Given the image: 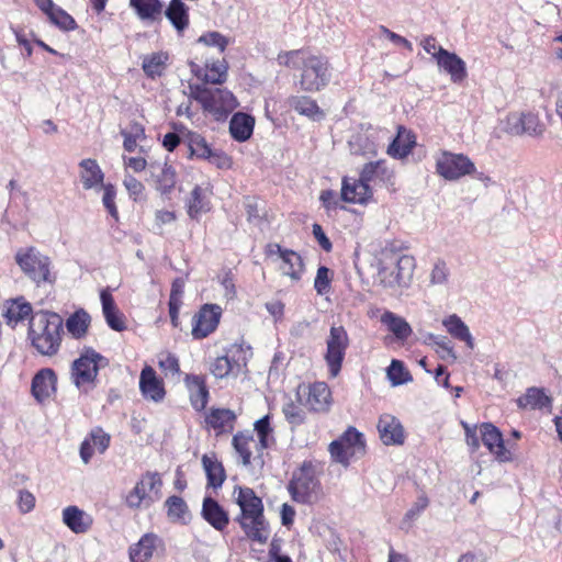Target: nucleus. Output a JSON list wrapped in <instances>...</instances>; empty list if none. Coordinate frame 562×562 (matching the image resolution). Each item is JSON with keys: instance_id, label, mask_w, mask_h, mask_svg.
Segmentation results:
<instances>
[{"instance_id": "obj_1", "label": "nucleus", "mask_w": 562, "mask_h": 562, "mask_svg": "<svg viewBox=\"0 0 562 562\" xmlns=\"http://www.w3.org/2000/svg\"><path fill=\"white\" fill-rule=\"evenodd\" d=\"M277 61L280 66L301 71L299 85L302 91L317 92L330 82L331 67L328 58L323 55L301 48L279 53Z\"/></svg>"}, {"instance_id": "obj_2", "label": "nucleus", "mask_w": 562, "mask_h": 562, "mask_svg": "<svg viewBox=\"0 0 562 562\" xmlns=\"http://www.w3.org/2000/svg\"><path fill=\"white\" fill-rule=\"evenodd\" d=\"M64 319L53 311L38 310L29 321L27 340L41 356L55 357L64 340Z\"/></svg>"}, {"instance_id": "obj_3", "label": "nucleus", "mask_w": 562, "mask_h": 562, "mask_svg": "<svg viewBox=\"0 0 562 562\" xmlns=\"http://www.w3.org/2000/svg\"><path fill=\"white\" fill-rule=\"evenodd\" d=\"M234 495H236V504L240 508L235 520L247 539L260 544L267 543L270 537V527L265 517L262 499L248 486H235Z\"/></svg>"}, {"instance_id": "obj_4", "label": "nucleus", "mask_w": 562, "mask_h": 562, "mask_svg": "<svg viewBox=\"0 0 562 562\" xmlns=\"http://www.w3.org/2000/svg\"><path fill=\"white\" fill-rule=\"evenodd\" d=\"M322 463L316 460H304L292 473L288 483L291 498L300 504H312L322 491L319 475Z\"/></svg>"}, {"instance_id": "obj_5", "label": "nucleus", "mask_w": 562, "mask_h": 562, "mask_svg": "<svg viewBox=\"0 0 562 562\" xmlns=\"http://www.w3.org/2000/svg\"><path fill=\"white\" fill-rule=\"evenodd\" d=\"M190 97L201 104L204 112L217 121L225 120L238 106L236 97L224 88L191 85Z\"/></svg>"}, {"instance_id": "obj_6", "label": "nucleus", "mask_w": 562, "mask_h": 562, "mask_svg": "<svg viewBox=\"0 0 562 562\" xmlns=\"http://www.w3.org/2000/svg\"><path fill=\"white\" fill-rule=\"evenodd\" d=\"M102 361H105V358L92 347L83 348L70 367V380L78 390L88 393L95 387Z\"/></svg>"}, {"instance_id": "obj_7", "label": "nucleus", "mask_w": 562, "mask_h": 562, "mask_svg": "<svg viewBox=\"0 0 562 562\" xmlns=\"http://www.w3.org/2000/svg\"><path fill=\"white\" fill-rule=\"evenodd\" d=\"M328 452L334 462L347 468L355 458L363 457L367 452V443L362 432L356 427L347 429L328 446Z\"/></svg>"}, {"instance_id": "obj_8", "label": "nucleus", "mask_w": 562, "mask_h": 562, "mask_svg": "<svg viewBox=\"0 0 562 562\" xmlns=\"http://www.w3.org/2000/svg\"><path fill=\"white\" fill-rule=\"evenodd\" d=\"M162 480L158 472L147 471L126 494L125 504L131 509L149 507L160 494Z\"/></svg>"}, {"instance_id": "obj_9", "label": "nucleus", "mask_w": 562, "mask_h": 562, "mask_svg": "<svg viewBox=\"0 0 562 562\" xmlns=\"http://www.w3.org/2000/svg\"><path fill=\"white\" fill-rule=\"evenodd\" d=\"M295 396L299 404L312 413H327L333 405L331 390L323 381L299 384Z\"/></svg>"}, {"instance_id": "obj_10", "label": "nucleus", "mask_w": 562, "mask_h": 562, "mask_svg": "<svg viewBox=\"0 0 562 562\" xmlns=\"http://www.w3.org/2000/svg\"><path fill=\"white\" fill-rule=\"evenodd\" d=\"M349 345L350 339L346 328L342 325L331 326L324 353L330 378H336L340 373Z\"/></svg>"}, {"instance_id": "obj_11", "label": "nucleus", "mask_w": 562, "mask_h": 562, "mask_svg": "<svg viewBox=\"0 0 562 562\" xmlns=\"http://www.w3.org/2000/svg\"><path fill=\"white\" fill-rule=\"evenodd\" d=\"M15 261L21 270L34 282H54L50 272V260L36 248H23L15 255Z\"/></svg>"}, {"instance_id": "obj_12", "label": "nucleus", "mask_w": 562, "mask_h": 562, "mask_svg": "<svg viewBox=\"0 0 562 562\" xmlns=\"http://www.w3.org/2000/svg\"><path fill=\"white\" fill-rule=\"evenodd\" d=\"M223 316V308L215 303H205L199 307L191 319V335L202 340L216 331Z\"/></svg>"}, {"instance_id": "obj_13", "label": "nucleus", "mask_w": 562, "mask_h": 562, "mask_svg": "<svg viewBox=\"0 0 562 562\" xmlns=\"http://www.w3.org/2000/svg\"><path fill=\"white\" fill-rule=\"evenodd\" d=\"M186 143L191 158L206 160L220 169H228L232 167L231 157L222 150L212 148L201 134L188 132Z\"/></svg>"}, {"instance_id": "obj_14", "label": "nucleus", "mask_w": 562, "mask_h": 562, "mask_svg": "<svg viewBox=\"0 0 562 562\" xmlns=\"http://www.w3.org/2000/svg\"><path fill=\"white\" fill-rule=\"evenodd\" d=\"M436 171L443 179L453 181L475 171L471 159L463 154L443 151L436 160Z\"/></svg>"}, {"instance_id": "obj_15", "label": "nucleus", "mask_w": 562, "mask_h": 562, "mask_svg": "<svg viewBox=\"0 0 562 562\" xmlns=\"http://www.w3.org/2000/svg\"><path fill=\"white\" fill-rule=\"evenodd\" d=\"M204 418L202 428L207 432H213L215 437H222L233 434L237 424V414L235 411L226 407L212 406L203 411Z\"/></svg>"}, {"instance_id": "obj_16", "label": "nucleus", "mask_w": 562, "mask_h": 562, "mask_svg": "<svg viewBox=\"0 0 562 562\" xmlns=\"http://www.w3.org/2000/svg\"><path fill=\"white\" fill-rule=\"evenodd\" d=\"M138 387L143 398L148 402L161 403L167 396L164 379L149 364H145L139 373Z\"/></svg>"}, {"instance_id": "obj_17", "label": "nucleus", "mask_w": 562, "mask_h": 562, "mask_svg": "<svg viewBox=\"0 0 562 562\" xmlns=\"http://www.w3.org/2000/svg\"><path fill=\"white\" fill-rule=\"evenodd\" d=\"M480 435L483 445L487 448L495 460L501 463L510 462L513 453L505 447L503 434L491 423H483L480 426Z\"/></svg>"}, {"instance_id": "obj_18", "label": "nucleus", "mask_w": 562, "mask_h": 562, "mask_svg": "<svg viewBox=\"0 0 562 562\" xmlns=\"http://www.w3.org/2000/svg\"><path fill=\"white\" fill-rule=\"evenodd\" d=\"M183 382L188 390L192 408L198 413L205 411L210 401L206 378L202 374L186 373Z\"/></svg>"}, {"instance_id": "obj_19", "label": "nucleus", "mask_w": 562, "mask_h": 562, "mask_svg": "<svg viewBox=\"0 0 562 562\" xmlns=\"http://www.w3.org/2000/svg\"><path fill=\"white\" fill-rule=\"evenodd\" d=\"M57 392V374L52 368L40 369L33 376L31 393L40 404L48 401Z\"/></svg>"}, {"instance_id": "obj_20", "label": "nucleus", "mask_w": 562, "mask_h": 562, "mask_svg": "<svg viewBox=\"0 0 562 562\" xmlns=\"http://www.w3.org/2000/svg\"><path fill=\"white\" fill-rule=\"evenodd\" d=\"M191 72L201 81L202 85H222L227 79L228 65L225 59L206 61L200 65L195 61L189 63Z\"/></svg>"}, {"instance_id": "obj_21", "label": "nucleus", "mask_w": 562, "mask_h": 562, "mask_svg": "<svg viewBox=\"0 0 562 562\" xmlns=\"http://www.w3.org/2000/svg\"><path fill=\"white\" fill-rule=\"evenodd\" d=\"M437 65L449 75L453 83H461L468 77L465 61L456 53L449 52L443 47L438 48Z\"/></svg>"}, {"instance_id": "obj_22", "label": "nucleus", "mask_w": 562, "mask_h": 562, "mask_svg": "<svg viewBox=\"0 0 562 562\" xmlns=\"http://www.w3.org/2000/svg\"><path fill=\"white\" fill-rule=\"evenodd\" d=\"M378 431L385 446H402L405 441V430L401 422L393 415L383 414L378 422Z\"/></svg>"}, {"instance_id": "obj_23", "label": "nucleus", "mask_w": 562, "mask_h": 562, "mask_svg": "<svg viewBox=\"0 0 562 562\" xmlns=\"http://www.w3.org/2000/svg\"><path fill=\"white\" fill-rule=\"evenodd\" d=\"M111 437L101 427L93 428L80 445V458L88 464L95 452L102 454L109 448Z\"/></svg>"}, {"instance_id": "obj_24", "label": "nucleus", "mask_w": 562, "mask_h": 562, "mask_svg": "<svg viewBox=\"0 0 562 562\" xmlns=\"http://www.w3.org/2000/svg\"><path fill=\"white\" fill-rule=\"evenodd\" d=\"M149 172L153 178L155 189L161 195H169L177 183V172L168 162H150Z\"/></svg>"}, {"instance_id": "obj_25", "label": "nucleus", "mask_w": 562, "mask_h": 562, "mask_svg": "<svg viewBox=\"0 0 562 562\" xmlns=\"http://www.w3.org/2000/svg\"><path fill=\"white\" fill-rule=\"evenodd\" d=\"M372 195V190L360 173L359 179L344 178L341 188V198L349 203H364Z\"/></svg>"}, {"instance_id": "obj_26", "label": "nucleus", "mask_w": 562, "mask_h": 562, "mask_svg": "<svg viewBox=\"0 0 562 562\" xmlns=\"http://www.w3.org/2000/svg\"><path fill=\"white\" fill-rule=\"evenodd\" d=\"M91 322L90 314L85 308L80 307L66 318L64 326L70 338L80 341L88 337Z\"/></svg>"}, {"instance_id": "obj_27", "label": "nucleus", "mask_w": 562, "mask_h": 562, "mask_svg": "<svg viewBox=\"0 0 562 562\" xmlns=\"http://www.w3.org/2000/svg\"><path fill=\"white\" fill-rule=\"evenodd\" d=\"M232 446L245 467L251 464L254 452L259 454L258 441L256 442L252 431L248 429L237 431L232 438Z\"/></svg>"}, {"instance_id": "obj_28", "label": "nucleus", "mask_w": 562, "mask_h": 562, "mask_svg": "<svg viewBox=\"0 0 562 562\" xmlns=\"http://www.w3.org/2000/svg\"><path fill=\"white\" fill-rule=\"evenodd\" d=\"M33 307L30 302L23 297L8 300L3 304L2 316L9 326L14 327L16 324L29 319L33 315Z\"/></svg>"}, {"instance_id": "obj_29", "label": "nucleus", "mask_w": 562, "mask_h": 562, "mask_svg": "<svg viewBox=\"0 0 562 562\" xmlns=\"http://www.w3.org/2000/svg\"><path fill=\"white\" fill-rule=\"evenodd\" d=\"M102 303V312L108 326L115 331H123L126 329L125 316L117 308L114 297L111 292L105 289L100 294Z\"/></svg>"}, {"instance_id": "obj_30", "label": "nucleus", "mask_w": 562, "mask_h": 562, "mask_svg": "<svg viewBox=\"0 0 562 562\" xmlns=\"http://www.w3.org/2000/svg\"><path fill=\"white\" fill-rule=\"evenodd\" d=\"M79 178L85 190H100L104 184V172L97 160L91 158L82 159L79 162Z\"/></svg>"}, {"instance_id": "obj_31", "label": "nucleus", "mask_w": 562, "mask_h": 562, "mask_svg": "<svg viewBox=\"0 0 562 562\" xmlns=\"http://www.w3.org/2000/svg\"><path fill=\"white\" fill-rule=\"evenodd\" d=\"M279 269L284 276L299 280L304 271V262L300 254L289 248H277Z\"/></svg>"}, {"instance_id": "obj_32", "label": "nucleus", "mask_w": 562, "mask_h": 562, "mask_svg": "<svg viewBox=\"0 0 562 562\" xmlns=\"http://www.w3.org/2000/svg\"><path fill=\"white\" fill-rule=\"evenodd\" d=\"M361 175L369 184H393L394 172L385 160L371 161L363 166Z\"/></svg>"}, {"instance_id": "obj_33", "label": "nucleus", "mask_w": 562, "mask_h": 562, "mask_svg": "<svg viewBox=\"0 0 562 562\" xmlns=\"http://www.w3.org/2000/svg\"><path fill=\"white\" fill-rule=\"evenodd\" d=\"M203 518L216 530L223 531L229 524L228 513L212 497H205L202 505Z\"/></svg>"}, {"instance_id": "obj_34", "label": "nucleus", "mask_w": 562, "mask_h": 562, "mask_svg": "<svg viewBox=\"0 0 562 562\" xmlns=\"http://www.w3.org/2000/svg\"><path fill=\"white\" fill-rule=\"evenodd\" d=\"M207 479V486L220 488L226 480V471L215 452L205 453L201 459Z\"/></svg>"}, {"instance_id": "obj_35", "label": "nucleus", "mask_w": 562, "mask_h": 562, "mask_svg": "<svg viewBox=\"0 0 562 562\" xmlns=\"http://www.w3.org/2000/svg\"><path fill=\"white\" fill-rule=\"evenodd\" d=\"M186 280L181 277L176 278L171 283L169 301H168V313L170 323L173 328H178L180 322V310L183 305Z\"/></svg>"}, {"instance_id": "obj_36", "label": "nucleus", "mask_w": 562, "mask_h": 562, "mask_svg": "<svg viewBox=\"0 0 562 562\" xmlns=\"http://www.w3.org/2000/svg\"><path fill=\"white\" fill-rule=\"evenodd\" d=\"M516 403L522 409H543L551 408L552 398L546 394L544 389L531 386L526 390L524 395L517 398Z\"/></svg>"}, {"instance_id": "obj_37", "label": "nucleus", "mask_w": 562, "mask_h": 562, "mask_svg": "<svg viewBox=\"0 0 562 562\" xmlns=\"http://www.w3.org/2000/svg\"><path fill=\"white\" fill-rule=\"evenodd\" d=\"M414 146V134L405 127L398 126L396 137L387 147V154L393 158L402 159L411 154Z\"/></svg>"}, {"instance_id": "obj_38", "label": "nucleus", "mask_w": 562, "mask_h": 562, "mask_svg": "<svg viewBox=\"0 0 562 562\" xmlns=\"http://www.w3.org/2000/svg\"><path fill=\"white\" fill-rule=\"evenodd\" d=\"M63 521L75 533H85L92 525V519L77 506L64 508Z\"/></svg>"}, {"instance_id": "obj_39", "label": "nucleus", "mask_w": 562, "mask_h": 562, "mask_svg": "<svg viewBox=\"0 0 562 562\" xmlns=\"http://www.w3.org/2000/svg\"><path fill=\"white\" fill-rule=\"evenodd\" d=\"M168 64L169 54L167 52H154L143 56L142 69L148 78L155 79L164 75Z\"/></svg>"}, {"instance_id": "obj_40", "label": "nucleus", "mask_w": 562, "mask_h": 562, "mask_svg": "<svg viewBox=\"0 0 562 562\" xmlns=\"http://www.w3.org/2000/svg\"><path fill=\"white\" fill-rule=\"evenodd\" d=\"M255 119L246 113H235L229 122V133L237 142H245L252 135Z\"/></svg>"}, {"instance_id": "obj_41", "label": "nucleus", "mask_w": 562, "mask_h": 562, "mask_svg": "<svg viewBox=\"0 0 562 562\" xmlns=\"http://www.w3.org/2000/svg\"><path fill=\"white\" fill-rule=\"evenodd\" d=\"M157 542L158 537L155 533H145L138 542L130 549L132 562H148L154 554Z\"/></svg>"}, {"instance_id": "obj_42", "label": "nucleus", "mask_w": 562, "mask_h": 562, "mask_svg": "<svg viewBox=\"0 0 562 562\" xmlns=\"http://www.w3.org/2000/svg\"><path fill=\"white\" fill-rule=\"evenodd\" d=\"M381 323L401 341L407 340L413 334V329L407 321L391 311H385L382 314Z\"/></svg>"}, {"instance_id": "obj_43", "label": "nucleus", "mask_w": 562, "mask_h": 562, "mask_svg": "<svg viewBox=\"0 0 562 562\" xmlns=\"http://www.w3.org/2000/svg\"><path fill=\"white\" fill-rule=\"evenodd\" d=\"M165 15L178 33H182L189 25V9L182 0H171Z\"/></svg>"}, {"instance_id": "obj_44", "label": "nucleus", "mask_w": 562, "mask_h": 562, "mask_svg": "<svg viewBox=\"0 0 562 562\" xmlns=\"http://www.w3.org/2000/svg\"><path fill=\"white\" fill-rule=\"evenodd\" d=\"M130 7L133 8L143 21L157 20L164 10V5L160 0H130Z\"/></svg>"}, {"instance_id": "obj_45", "label": "nucleus", "mask_w": 562, "mask_h": 562, "mask_svg": "<svg viewBox=\"0 0 562 562\" xmlns=\"http://www.w3.org/2000/svg\"><path fill=\"white\" fill-rule=\"evenodd\" d=\"M254 430L258 436V449L259 456L262 454L263 450L268 449L271 443L274 441L273 439V428L271 426V417L270 415H265L259 418L254 424Z\"/></svg>"}, {"instance_id": "obj_46", "label": "nucleus", "mask_w": 562, "mask_h": 562, "mask_svg": "<svg viewBox=\"0 0 562 562\" xmlns=\"http://www.w3.org/2000/svg\"><path fill=\"white\" fill-rule=\"evenodd\" d=\"M349 148L353 155L370 156L378 151V144L367 133H358L349 140Z\"/></svg>"}, {"instance_id": "obj_47", "label": "nucleus", "mask_w": 562, "mask_h": 562, "mask_svg": "<svg viewBox=\"0 0 562 562\" xmlns=\"http://www.w3.org/2000/svg\"><path fill=\"white\" fill-rule=\"evenodd\" d=\"M448 333L454 338L467 342L470 348H473V339L469 331L468 326L457 315H450L443 321Z\"/></svg>"}, {"instance_id": "obj_48", "label": "nucleus", "mask_w": 562, "mask_h": 562, "mask_svg": "<svg viewBox=\"0 0 562 562\" xmlns=\"http://www.w3.org/2000/svg\"><path fill=\"white\" fill-rule=\"evenodd\" d=\"M289 105L302 115L315 117L322 114L316 101L305 95H295L289 99Z\"/></svg>"}, {"instance_id": "obj_49", "label": "nucleus", "mask_w": 562, "mask_h": 562, "mask_svg": "<svg viewBox=\"0 0 562 562\" xmlns=\"http://www.w3.org/2000/svg\"><path fill=\"white\" fill-rule=\"evenodd\" d=\"M121 135L124 138L123 147L128 153L135 151L137 142L144 140L146 138L144 126L137 122H133L128 130H122Z\"/></svg>"}, {"instance_id": "obj_50", "label": "nucleus", "mask_w": 562, "mask_h": 562, "mask_svg": "<svg viewBox=\"0 0 562 562\" xmlns=\"http://www.w3.org/2000/svg\"><path fill=\"white\" fill-rule=\"evenodd\" d=\"M157 364L166 378L179 376L181 374L180 360L170 351L159 353Z\"/></svg>"}, {"instance_id": "obj_51", "label": "nucleus", "mask_w": 562, "mask_h": 562, "mask_svg": "<svg viewBox=\"0 0 562 562\" xmlns=\"http://www.w3.org/2000/svg\"><path fill=\"white\" fill-rule=\"evenodd\" d=\"M47 18L52 24L61 31L68 32L77 29L75 19L58 5L52 12H49Z\"/></svg>"}, {"instance_id": "obj_52", "label": "nucleus", "mask_w": 562, "mask_h": 562, "mask_svg": "<svg viewBox=\"0 0 562 562\" xmlns=\"http://www.w3.org/2000/svg\"><path fill=\"white\" fill-rule=\"evenodd\" d=\"M188 214L191 218H199V216L207 211L206 203L202 196V189L195 186L190 193L187 202Z\"/></svg>"}, {"instance_id": "obj_53", "label": "nucleus", "mask_w": 562, "mask_h": 562, "mask_svg": "<svg viewBox=\"0 0 562 562\" xmlns=\"http://www.w3.org/2000/svg\"><path fill=\"white\" fill-rule=\"evenodd\" d=\"M521 122L524 134L529 136L540 137L546 131L544 124L541 123L538 115L533 113H521Z\"/></svg>"}, {"instance_id": "obj_54", "label": "nucleus", "mask_w": 562, "mask_h": 562, "mask_svg": "<svg viewBox=\"0 0 562 562\" xmlns=\"http://www.w3.org/2000/svg\"><path fill=\"white\" fill-rule=\"evenodd\" d=\"M387 376L393 385H400L412 380L409 372L406 370L401 360L393 359L387 369Z\"/></svg>"}, {"instance_id": "obj_55", "label": "nucleus", "mask_w": 562, "mask_h": 562, "mask_svg": "<svg viewBox=\"0 0 562 562\" xmlns=\"http://www.w3.org/2000/svg\"><path fill=\"white\" fill-rule=\"evenodd\" d=\"M166 507L168 516L175 520L184 519L186 515L189 513L187 503L182 497L176 495L166 499Z\"/></svg>"}, {"instance_id": "obj_56", "label": "nucleus", "mask_w": 562, "mask_h": 562, "mask_svg": "<svg viewBox=\"0 0 562 562\" xmlns=\"http://www.w3.org/2000/svg\"><path fill=\"white\" fill-rule=\"evenodd\" d=\"M198 44H203L205 46L216 47L220 53H223L229 44V38L221 34L220 32H207L201 35L198 41Z\"/></svg>"}, {"instance_id": "obj_57", "label": "nucleus", "mask_w": 562, "mask_h": 562, "mask_svg": "<svg viewBox=\"0 0 562 562\" xmlns=\"http://www.w3.org/2000/svg\"><path fill=\"white\" fill-rule=\"evenodd\" d=\"M224 356L227 357L229 362H232V367L236 370V374L240 371L243 366H246V350L241 344L231 345Z\"/></svg>"}, {"instance_id": "obj_58", "label": "nucleus", "mask_w": 562, "mask_h": 562, "mask_svg": "<svg viewBox=\"0 0 562 562\" xmlns=\"http://www.w3.org/2000/svg\"><path fill=\"white\" fill-rule=\"evenodd\" d=\"M210 372L216 379L227 378L229 374L235 373V369L232 367V362L225 356L216 357L210 366Z\"/></svg>"}, {"instance_id": "obj_59", "label": "nucleus", "mask_w": 562, "mask_h": 562, "mask_svg": "<svg viewBox=\"0 0 562 562\" xmlns=\"http://www.w3.org/2000/svg\"><path fill=\"white\" fill-rule=\"evenodd\" d=\"M282 413L286 422L294 426H300L305 422L303 409L294 402H289L282 407Z\"/></svg>"}, {"instance_id": "obj_60", "label": "nucleus", "mask_w": 562, "mask_h": 562, "mask_svg": "<svg viewBox=\"0 0 562 562\" xmlns=\"http://www.w3.org/2000/svg\"><path fill=\"white\" fill-rule=\"evenodd\" d=\"M331 273L327 267H319L317 269L314 288L319 295L327 294L330 290Z\"/></svg>"}, {"instance_id": "obj_61", "label": "nucleus", "mask_w": 562, "mask_h": 562, "mask_svg": "<svg viewBox=\"0 0 562 562\" xmlns=\"http://www.w3.org/2000/svg\"><path fill=\"white\" fill-rule=\"evenodd\" d=\"M101 189L103 190V196H102L103 206L109 212V214L116 220L119 213H117V209L115 205V196H116L115 187L111 183H106V184H103L101 187Z\"/></svg>"}, {"instance_id": "obj_62", "label": "nucleus", "mask_w": 562, "mask_h": 562, "mask_svg": "<svg viewBox=\"0 0 562 562\" xmlns=\"http://www.w3.org/2000/svg\"><path fill=\"white\" fill-rule=\"evenodd\" d=\"M384 252H390V256L396 260V265H397V274L398 276H402V271L407 269V270H413L414 266H415V260L413 257L411 256H400V254L397 252V248H385L383 249L382 254Z\"/></svg>"}, {"instance_id": "obj_63", "label": "nucleus", "mask_w": 562, "mask_h": 562, "mask_svg": "<svg viewBox=\"0 0 562 562\" xmlns=\"http://www.w3.org/2000/svg\"><path fill=\"white\" fill-rule=\"evenodd\" d=\"M123 184H124L125 189L127 190L130 196L134 201H137L138 199H140L143 196L145 187L135 177H133L131 175H126L124 178Z\"/></svg>"}, {"instance_id": "obj_64", "label": "nucleus", "mask_w": 562, "mask_h": 562, "mask_svg": "<svg viewBox=\"0 0 562 562\" xmlns=\"http://www.w3.org/2000/svg\"><path fill=\"white\" fill-rule=\"evenodd\" d=\"M506 133L515 136L524 135L521 114L510 113L505 121Z\"/></svg>"}]
</instances>
